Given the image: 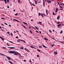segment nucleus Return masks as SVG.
Here are the masks:
<instances>
[{
	"instance_id": "obj_64",
	"label": "nucleus",
	"mask_w": 64,
	"mask_h": 64,
	"mask_svg": "<svg viewBox=\"0 0 64 64\" xmlns=\"http://www.w3.org/2000/svg\"><path fill=\"white\" fill-rule=\"evenodd\" d=\"M2 25V26H4V25H3V24H1Z\"/></svg>"
},
{
	"instance_id": "obj_43",
	"label": "nucleus",
	"mask_w": 64,
	"mask_h": 64,
	"mask_svg": "<svg viewBox=\"0 0 64 64\" xmlns=\"http://www.w3.org/2000/svg\"><path fill=\"white\" fill-rule=\"evenodd\" d=\"M60 5H62V6H63V5L61 3H60Z\"/></svg>"
},
{
	"instance_id": "obj_24",
	"label": "nucleus",
	"mask_w": 64,
	"mask_h": 64,
	"mask_svg": "<svg viewBox=\"0 0 64 64\" xmlns=\"http://www.w3.org/2000/svg\"><path fill=\"white\" fill-rule=\"evenodd\" d=\"M44 40H47V41H48V39H47L46 38H44Z\"/></svg>"
},
{
	"instance_id": "obj_6",
	"label": "nucleus",
	"mask_w": 64,
	"mask_h": 64,
	"mask_svg": "<svg viewBox=\"0 0 64 64\" xmlns=\"http://www.w3.org/2000/svg\"><path fill=\"white\" fill-rule=\"evenodd\" d=\"M43 0V6H44V7H45V1L44 0Z\"/></svg>"
},
{
	"instance_id": "obj_8",
	"label": "nucleus",
	"mask_w": 64,
	"mask_h": 64,
	"mask_svg": "<svg viewBox=\"0 0 64 64\" xmlns=\"http://www.w3.org/2000/svg\"><path fill=\"white\" fill-rule=\"evenodd\" d=\"M13 21H16V22H19L18 20L15 19H13Z\"/></svg>"
},
{
	"instance_id": "obj_19",
	"label": "nucleus",
	"mask_w": 64,
	"mask_h": 64,
	"mask_svg": "<svg viewBox=\"0 0 64 64\" xmlns=\"http://www.w3.org/2000/svg\"><path fill=\"white\" fill-rule=\"evenodd\" d=\"M0 38H2V41H4V39H5L3 38H2V37H1Z\"/></svg>"
},
{
	"instance_id": "obj_53",
	"label": "nucleus",
	"mask_w": 64,
	"mask_h": 64,
	"mask_svg": "<svg viewBox=\"0 0 64 64\" xmlns=\"http://www.w3.org/2000/svg\"><path fill=\"white\" fill-rule=\"evenodd\" d=\"M24 61V62H26V60H23Z\"/></svg>"
},
{
	"instance_id": "obj_49",
	"label": "nucleus",
	"mask_w": 64,
	"mask_h": 64,
	"mask_svg": "<svg viewBox=\"0 0 64 64\" xmlns=\"http://www.w3.org/2000/svg\"><path fill=\"white\" fill-rule=\"evenodd\" d=\"M2 19H3V20H4V19H5V18H2Z\"/></svg>"
},
{
	"instance_id": "obj_28",
	"label": "nucleus",
	"mask_w": 64,
	"mask_h": 64,
	"mask_svg": "<svg viewBox=\"0 0 64 64\" xmlns=\"http://www.w3.org/2000/svg\"><path fill=\"white\" fill-rule=\"evenodd\" d=\"M18 2L19 3H20V0H18Z\"/></svg>"
},
{
	"instance_id": "obj_62",
	"label": "nucleus",
	"mask_w": 64,
	"mask_h": 64,
	"mask_svg": "<svg viewBox=\"0 0 64 64\" xmlns=\"http://www.w3.org/2000/svg\"><path fill=\"white\" fill-rule=\"evenodd\" d=\"M40 34H41V31H40Z\"/></svg>"
},
{
	"instance_id": "obj_29",
	"label": "nucleus",
	"mask_w": 64,
	"mask_h": 64,
	"mask_svg": "<svg viewBox=\"0 0 64 64\" xmlns=\"http://www.w3.org/2000/svg\"><path fill=\"white\" fill-rule=\"evenodd\" d=\"M57 3H58V4L59 5V6H60V4L58 2H57Z\"/></svg>"
},
{
	"instance_id": "obj_10",
	"label": "nucleus",
	"mask_w": 64,
	"mask_h": 64,
	"mask_svg": "<svg viewBox=\"0 0 64 64\" xmlns=\"http://www.w3.org/2000/svg\"><path fill=\"white\" fill-rule=\"evenodd\" d=\"M18 53V52H17V53H15L14 54V55H17Z\"/></svg>"
},
{
	"instance_id": "obj_32",
	"label": "nucleus",
	"mask_w": 64,
	"mask_h": 64,
	"mask_svg": "<svg viewBox=\"0 0 64 64\" xmlns=\"http://www.w3.org/2000/svg\"><path fill=\"white\" fill-rule=\"evenodd\" d=\"M9 0H6V2H7L9 3Z\"/></svg>"
},
{
	"instance_id": "obj_21",
	"label": "nucleus",
	"mask_w": 64,
	"mask_h": 64,
	"mask_svg": "<svg viewBox=\"0 0 64 64\" xmlns=\"http://www.w3.org/2000/svg\"><path fill=\"white\" fill-rule=\"evenodd\" d=\"M54 54H56H56H58V53L56 52H54Z\"/></svg>"
},
{
	"instance_id": "obj_1",
	"label": "nucleus",
	"mask_w": 64,
	"mask_h": 64,
	"mask_svg": "<svg viewBox=\"0 0 64 64\" xmlns=\"http://www.w3.org/2000/svg\"><path fill=\"white\" fill-rule=\"evenodd\" d=\"M10 53H11V54H13V53H17V52H14L12 51H10L9 52Z\"/></svg>"
},
{
	"instance_id": "obj_31",
	"label": "nucleus",
	"mask_w": 64,
	"mask_h": 64,
	"mask_svg": "<svg viewBox=\"0 0 64 64\" xmlns=\"http://www.w3.org/2000/svg\"><path fill=\"white\" fill-rule=\"evenodd\" d=\"M11 37L13 36V34L12 32H11Z\"/></svg>"
},
{
	"instance_id": "obj_39",
	"label": "nucleus",
	"mask_w": 64,
	"mask_h": 64,
	"mask_svg": "<svg viewBox=\"0 0 64 64\" xmlns=\"http://www.w3.org/2000/svg\"><path fill=\"white\" fill-rule=\"evenodd\" d=\"M39 57V55H37V57Z\"/></svg>"
},
{
	"instance_id": "obj_38",
	"label": "nucleus",
	"mask_w": 64,
	"mask_h": 64,
	"mask_svg": "<svg viewBox=\"0 0 64 64\" xmlns=\"http://www.w3.org/2000/svg\"><path fill=\"white\" fill-rule=\"evenodd\" d=\"M51 46H52V47H54V44H53L52 45H51Z\"/></svg>"
},
{
	"instance_id": "obj_9",
	"label": "nucleus",
	"mask_w": 64,
	"mask_h": 64,
	"mask_svg": "<svg viewBox=\"0 0 64 64\" xmlns=\"http://www.w3.org/2000/svg\"><path fill=\"white\" fill-rule=\"evenodd\" d=\"M13 21H16V22H19L18 20L15 19H13Z\"/></svg>"
},
{
	"instance_id": "obj_14",
	"label": "nucleus",
	"mask_w": 64,
	"mask_h": 64,
	"mask_svg": "<svg viewBox=\"0 0 64 64\" xmlns=\"http://www.w3.org/2000/svg\"><path fill=\"white\" fill-rule=\"evenodd\" d=\"M7 58H8V59L9 60H10V59H11V58L9 57H6Z\"/></svg>"
},
{
	"instance_id": "obj_16",
	"label": "nucleus",
	"mask_w": 64,
	"mask_h": 64,
	"mask_svg": "<svg viewBox=\"0 0 64 64\" xmlns=\"http://www.w3.org/2000/svg\"><path fill=\"white\" fill-rule=\"evenodd\" d=\"M8 41H9L10 42V43H13V44H15V43L13 42H11V41H10L9 40H8Z\"/></svg>"
},
{
	"instance_id": "obj_57",
	"label": "nucleus",
	"mask_w": 64,
	"mask_h": 64,
	"mask_svg": "<svg viewBox=\"0 0 64 64\" xmlns=\"http://www.w3.org/2000/svg\"><path fill=\"white\" fill-rule=\"evenodd\" d=\"M14 10V12L15 11V10Z\"/></svg>"
},
{
	"instance_id": "obj_41",
	"label": "nucleus",
	"mask_w": 64,
	"mask_h": 64,
	"mask_svg": "<svg viewBox=\"0 0 64 64\" xmlns=\"http://www.w3.org/2000/svg\"><path fill=\"white\" fill-rule=\"evenodd\" d=\"M49 31L50 33H52V31L51 30H49Z\"/></svg>"
},
{
	"instance_id": "obj_42",
	"label": "nucleus",
	"mask_w": 64,
	"mask_h": 64,
	"mask_svg": "<svg viewBox=\"0 0 64 64\" xmlns=\"http://www.w3.org/2000/svg\"><path fill=\"white\" fill-rule=\"evenodd\" d=\"M18 15V13H17L16 14H15V16H17Z\"/></svg>"
},
{
	"instance_id": "obj_51",
	"label": "nucleus",
	"mask_w": 64,
	"mask_h": 64,
	"mask_svg": "<svg viewBox=\"0 0 64 64\" xmlns=\"http://www.w3.org/2000/svg\"><path fill=\"white\" fill-rule=\"evenodd\" d=\"M7 8H9V6H7Z\"/></svg>"
},
{
	"instance_id": "obj_59",
	"label": "nucleus",
	"mask_w": 64,
	"mask_h": 64,
	"mask_svg": "<svg viewBox=\"0 0 64 64\" xmlns=\"http://www.w3.org/2000/svg\"><path fill=\"white\" fill-rule=\"evenodd\" d=\"M7 33H8V34H9V33H10V32H7Z\"/></svg>"
},
{
	"instance_id": "obj_13",
	"label": "nucleus",
	"mask_w": 64,
	"mask_h": 64,
	"mask_svg": "<svg viewBox=\"0 0 64 64\" xmlns=\"http://www.w3.org/2000/svg\"><path fill=\"white\" fill-rule=\"evenodd\" d=\"M8 61L9 62V63H10L11 64H13V62H12L11 61H9L8 60Z\"/></svg>"
},
{
	"instance_id": "obj_63",
	"label": "nucleus",
	"mask_w": 64,
	"mask_h": 64,
	"mask_svg": "<svg viewBox=\"0 0 64 64\" xmlns=\"http://www.w3.org/2000/svg\"><path fill=\"white\" fill-rule=\"evenodd\" d=\"M54 15H56V14H54Z\"/></svg>"
},
{
	"instance_id": "obj_61",
	"label": "nucleus",
	"mask_w": 64,
	"mask_h": 64,
	"mask_svg": "<svg viewBox=\"0 0 64 64\" xmlns=\"http://www.w3.org/2000/svg\"><path fill=\"white\" fill-rule=\"evenodd\" d=\"M17 41H18V42H20V41L19 40H17Z\"/></svg>"
},
{
	"instance_id": "obj_37",
	"label": "nucleus",
	"mask_w": 64,
	"mask_h": 64,
	"mask_svg": "<svg viewBox=\"0 0 64 64\" xmlns=\"http://www.w3.org/2000/svg\"><path fill=\"white\" fill-rule=\"evenodd\" d=\"M37 51H38L40 52V50H38V49L37 50Z\"/></svg>"
},
{
	"instance_id": "obj_36",
	"label": "nucleus",
	"mask_w": 64,
	"mask_h": 64,
	"mask_svg": "<svg viewBox=\"0 0 64 64\" xmlns=\"http://www.w3.org/2000/svg\"><path fill=\"white\" fill-rule=\"evenodd\" d=\"M38 15L39 16H40L41 15V14H40V12L38 13Z\"/></svg>"
},
{
	"instance_id": "obj_15",
	"label": "nucleus",
	"mask_w": 64,
	"mask_h": 64,
	"mask_svg": "<svg viewBox=\"0 0 64 64\" xmlns=\"http://www.w3.org/2000/svg\"><path fill=\"white\" fill-rule=\"evenodd\" d=\"M30 47V48H34V49H36V48L33 47L32 46H31Z\"/></svg>"
},
{
	"instance_id": "obj_48",
	"label": "nucleus",
	"mask_w": 64,
	"mask_h": 64,
	"mask_svg": "<svg viewBox=\"0 0 64 64\" xmlns=\"http://www.w3.org/2000/svg\"><path fill=\"white\" fill-rule=\"evenodd\" d=\"M24 50H27V49H26V48H24Z\"/></svg>"
},
{
	"instance_id": "obj_30",
	"label": "nucleus",
	"mask_w": 64,
	"mask_h": 64,
	"mask_svg": "<svg viewBox=\"0 0 64 64\" xmlns=\"http://www.w3.org/2000/svg\"><path fill=\"white\" fill-rule=\"evenodd\" d=\"M21 49H24V48H23V47L22 46L21 47Z\"/></svg>"
},
{
	"instance_id": "obj_34",
	"label": "nucleus",
	"mask_w": 64,
	"mask_h": 64,
	"mask_svg": "<svg viewBox=\"0 0 64 64\" xmlns=\"http://www.w3.org/2000/svg\"><path fill=\"white\" fill-rule=\"evenodd\" d=\"M24 24H26V25H28V24H27V23L26 22H24Z\"/></svg>"
},
{
	"instance_id": "obj_54",
	"label": "nucleus",
	"mask_w": 64,
	"mask_h": 64,
	"mask_svg": "<svg viewBox=\"0 0 64 64\" xmlns=\"http://www.w3.org/2000/svg\"><path fill=\"white\" fill-rule=\"evenodd\" d=\"M59 23H60V22H58L57 24H59Z\"/></svg>"
},
{
	"instance_id": "obj_4",
	"label": "nucleus",
	"mask_w": 64,
	"mask_h": 64,
	"mask_svg": "<svg viewBox=\"0 0 64 64\" xmlns=\"http://www.w3.org/2000/svg\"><path fill=\"white\" fill-rule=\"evenodd\" d=\"M8 48H9L10 49H14V48H16L14 47H8Z\"/></svg>"
},
{
	"instance_id": "obj_12",
	"label": "nucleus",
	"mask_w": 64,
	"mask_h": 64,
	"mask_svg": "<svg viewBox=\"0 0 64 64\" xmlns=\"http://www.w3.org/2000/svg\"><path fill=\"white\" fill-rule=\"evenodd\" d=\"M38 0H37L36 1H34L36 4H37V2H38Z\"/></svg>"
},
{
	"instance_id": "obj_17",
	"label": "nucleus",
	"mask_w": 64,
	"mask_h": 64,
	"mask_svg": "<svg viewBox=\"0 0 64 64\" xmlns=\"http://www.w3.org/2000/svg\"><path fill=\"white\" fill-rule=\"evenodd\" d=\"M46 15H48V10H46Z\"/></svg>"
},
{
	"instance_id": "obj_50",
	"label": "nucleus",
	"mask_w": 64,
	"mask_h": 64,
	"mask_svg": "<svg viewBox=\"0 0 64 64\" xmlns=\"http://www.w3.org/2000/svg\"><path fill=\"white\" fill-rule=\"evenodd\" d=\"M16 38H18V36H16Z\"/></svg>"
},
{
	"instance_id": "obj_18",
	"label": "nucleus",
	"mask_w": 64,
	"mask_h": 64,
	"mask_svg": "<svg viewBox=\"0 0 64 64\" xmlns=\"http://www.w3.org/2000/svg\"><path fill=\"white\" fill-rule=\"evenodd\" d=\"M58 8H56V12H58Z\"/></svg>"
},
{
	"instance_id": "obj_27",
	"label": "nucleus",
	"mask_w": 64,
	"mask_h": 64,
	"mask_svg": "<svg viewBox=\"0 0 64 64\" xmlns=\"http://www.w3.org/2000/svg\"><path fill=\"white\" fill-rule=\"evenodd\" d=\"M62 33H63V31L61 30L60 32V34H62Z\"/></svg>"
},
{
	"instance_id": "obj_46",
	"label": "nucleus",
	"mask_w": 64,
	"mask_h": 64,
	"mask_svg": "<svg viewBox=\"0 0 64 64\" xmlns=\"http://www.w3.org/2000/svg\"><path fill=\"white\" fill-rule=\"evenodd\" d=\"M4 24L6 25H8V24H7L6 23H4Z\"/></svg>"
},
{
	"instance_id": "obj_3",
	"label": "nucleus",
	"mask_w": 64,
	"mask_h": 64,
	"mask_svg": "<svg viewBox=\"0 0 64 64\" xmlns=\"http://www.w3.org/2000/svg\"><path fill=\"white\" fill-rule=\"evenodd\" d=\"M41 16L43 18V16H45V14H41Z\"/></svg>"
},
{
	"instance_id": "obj_33",
	"label": "nucleus",
	"mask_w": 64,
	"mask_h": 64,
	"mask_svg": "<svg viewBox=\"0 0 64 64\" xmlns=\"http://www.w3.org/2000/svg\"><path fill=\"white\" fill-rule=\"evenodd\" d=\"M58 27H59V26H61V24H59L58 25Z\"/></svg>"
},
{
	"instance_id": "obj_58",
	"label": "nucleus",
	"mask_w": 64,
	"mask_h": 64,
	"mask_svg": "<svg viewBox=\"0 0 64 64\" xmlns=\"http://www.w3.org/2000/svg\"><path fill=\"white\" fill-rule=\"evenodd\" d=\"M14 33H16V31H14Z\"/></svg>"
},
{
	"instance_id": "obj_11",
	"label": "nucleus",
	"mask_w": 64,
	"mask_h": 64,
	"mask_svg": "<svg viewBox=\"0 0 64 64\" xmlns=\"http://www.w3.org/2000/svg\"><path fill=\"white\" fill-rule=\"evenodd\" d=\"M22 26H23V27H24V28L25 29H26V26H24V25H23V24H22Z\"/></svg>"
},
{
	"instance_id": "obj_20",
	"label": "nucleus",
	"mask_w": 64,
	"mask_h": 64,
	"mask_svg": "<svg viewBox=\"0 0 64 64\" xmlns=\"http://www.w3.org/2000/svg\"><path fill=\"white\" fill-rule=\"evenodd\" d=\"M60 18V16H58L57 18V20H58V19H59Z\"/></svg>"
},
{
	"instance_id": "obj_35",
	"label": "nucleus",
	"mask_w": 64,
	"mask_h": 64,
	"mask_svg": "<svg viewBox=\"0 0 64 64\" xmlns=\"http://www.w3.org/2000/svg\"><path fill=\"white\" fill-rule=\"evenodd\" d=\"M38 3H41V0L39 1L38 2Z\"/></svg>"
},
{
	"instance_id": "obj_26",
	"label": "nucleus",
	"mask_w": 64,
	"mask_h": 64,
	"mask_svg": "<svg viewBox=\"0 0 64 64\" xmlns=\"http://www.w3.org/2000/svg\"><path fill=\"white\" fill-rule=\"evenodd\" d=\"M30 32L32 34V30H30Z\"/></svg>"
},
{
	"instance_id": "obj_55",
	"label": "nucleus",
	"mask_w": 64,
	"mask_h": 64,
	"mask_svg": "<svg viewBox=\"0 0 64 64\" xmlns=\"http://www.w3.org/2000/svg\"><path fill=\"white\" fill-rule=\"evenodd\" d=\"M2 48L3 49L4 48V49H6V47H2Z\"/></svg>"
},
{
	"instance_id": "obj_40",
	"label": "nucleus",
	"mask_w": 64,
	"mask_h": 64,
	"mask_svg": "<svg viewBox=\"0 0 64 64\" xmlns=\"http://www.w3.org/2000/svg\"><path fill=\"white\" fill-rule=\"evenodd\" d=\"M3 56H6V57H8V56H5V55L4 54V55H3Z\"/></svg>"
},
{
	"instance_id": "obj_44",
	"label": "nucleus",
	"mask_w": 64,
	"mask_h": 64,
	"mask_svg": "<svg viewBox=\"0 0 64 64\" xmlns=\"http://www.w3.org/2000/svg\"><path fill=\"white\" fill-rule=\"evenodd\" d=\"M36 32H37V33H39V32H38V31L36 30Z\"/></svg>"
},
{
	"instance_id": "obj_23",
	"label": "nucleus",
	"mask_w": 64,
	"mask_h": 64,
	"mask_svg": "<svg viewBox=\"0 0 64 64\" xmlns=\"http://www.w3.org/2000/svg\"><path fill=\"white\" fill-rule=\"evenodd\" d=\"M35 27L36 29H39V28L38 27H37L35 26Z\"/></svg>"
},
{
	"instance_id": "obj_60",
	"label": "nucleus",
	"mask_w": 64,
	"mask_h": 64,
	"mask_svg": "<svg viewBox=\"0 0 64 64\" xmlns=\"http://www.w3.org/2000/svg\"><path fill=\"white\" fill-rule=\"evenodd\" d=\"M1 30H2V31H4V30L2 29Z\"/></svg>"
},
{
	"instance_id": "obj_5",
	"label": "nucleus",
	"mask_w": 64,
	"mask_h": 64,
	"mask_svg": "<svg viewBox=\"0 0 64 64\" xmlns=\"http://www.w3.org/2000/svg\"><path fill=\"white\" fill-rule=\"evenodd\" d=\"M0 1H4L5 3V4H6V3H7V2H6V0H0Z\"/></svg>"
},
{
	"instance_id": "obj_52",
	"label": "nucleus",
	"mask_w": 64,
	"mask_h": 64,
	"mask_svg": "<svg viewBox=\"0 0 64 64\" xmlns=\"http://www.w3.org/2000/svg\"><path fill=\"white\" fill-rule=\"evenodd\" d=\"M2 29V27L0 26V29Z\"/></svg>"
},
{
	"instance_id": "obj_7",
	"label": "nucleus",
	"mask_w": 64,
	"mask_h": 64,
	"mask_svg": "<svg viewBox=\"0 0 64 64\" xmlns=\"http://www.w3.org/2000/svg\"><path fill=\"white\" fill-rule=\"evenodd\" d=\"M37 23H38V24H40V25H42V24H42V22H37Z\"/></svg>"
},
{
	"instance_id": "obj_25",
	"label": "nucleus",
	"mask_w": 64,
	"mask_h": 64,
	"mask_svg": "<svg viewBox=\"0 0 64 64\" xmlns=\"http://www.w3.org/2000/svg\"><path fill=\"white\" fill-rule=\"evenodd\" d=\"M60 7V8H63V7L62 6H60H60H59Z\"/></svg>"
},
{
	"instance_id": "obj_56",
	"label": "nucleus",
	"mask_w": 64,
	"mask_h": 64,
	"mask_svg": "<svg viewBox=\"0 0 64 64\" xmlns=\"http://www.w3.org/2000/svg\"><path fill=\"white\" fill-rule=\"evenodd\" d=\"M39 48H42V46H39Z\"/></svg>"
},
{
	"instance_id": "obj_45",
	"label": "nucleus",
	"mask_w": 64,
	"mask_h": 64,
	"mask_svg": "<svg viewBox=\"0 0 64 64\" xmlns=\"http://www.w3.org/2000/svg\"><path fill=\"white\" fill-rule=\"evenodd\" d=\"M32 5H33V6H36V5H34V4H32Z\"/></svg>"
},
{
	"instance_id": "obj_47",
	"label": "nucleus",
	"mask_w": 64,
	"mask_h": 64,
	"mask_svg": "<svg viewBox=\"0 0 64 64\" xmlns=\"http://www.w3.org/2000/svg\"><path fill=\"white\" fill-rule=\"evenodd\" d=\"M24 41H23V42H24V43H26V42H25V40H23Z\"/></svg>"
},
{
	"instance_id": "obj_22",
	"label": "nucleus",
	"mask_w": 64,
	"mask_h": 64,
	"mask_svg": "<svg viewBox=\"0 0 64 64\" xmlns=\"http://www.w3.org/2000/svg\"><path fill=\"white\" fill-rule=\"evenodd\" d=\"M43 47H44V48H47V47L45 46L44 45V44H43Z\"/></svg>"
},
{
	"instance_id": "obj_2",
	"label": "nucleus",
	"mask_w": 64,
	"mask_h": 64,
	"mask_svg": "<svg viewBox=\"0 0 64 64\" xmlns=\"http://www.w3.org/2000/svg\"><path fill=\"white\" fill-rule=\"evenodd\" d=\"M46 1H47V2L48 4H50L51 2V1L50 0H46Z\"/></svg>"
}]
</instances>
